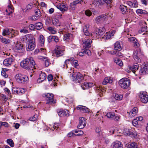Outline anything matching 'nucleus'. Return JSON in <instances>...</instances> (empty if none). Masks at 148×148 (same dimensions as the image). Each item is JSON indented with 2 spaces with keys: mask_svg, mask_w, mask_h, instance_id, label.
Returning <instances> with one entry per match:
<instances>
[{
  "mask_svg": "<svg viewBox=\"0 0 148 148\" xmlns=\"http://www.w3.org/2000/svg\"><path fill=\"white\" fill-rule=\"evenodd\" d=\"M83 47L84 49H82L77 56H90L91 51L88 49L91 47L92 41L90 39H87L83 40Z\"/></svg>",
  "mask_w": 148,
  "mask_h": 148,
  "instance_id": "nucleus-1",
  "label": "nucleus"
},
{
  "mask_svg": "<svg viewBox=\"0 0 148 148\" xmlns=\"http://www.w3.org/2000/svg\"><path fill=\"white\" fill-rule=\"evenodd\" d=\"M35 62L32 57H30L29 58H26L23 60L20 63V65L21 67L27 70H33L35 68Z\"/></svg>",
  "mask_w": 148,
  "mask_h": 148,
  "instance_id": "nucleus-2",
  "label": "nucleus"
},
{
  "mask_svg": "<svg viewBox=\"0 0 148 148\" xmlns=\"http://www.w3.org/2000/svg\"><path fill=\"white\" fill-rule=\"evenodd\" d=\"M70 77L71 79L76 83H80L84 79L83 75L80 73L78 72L74 74H71Z\"/></svg>",
  "mask_w": 148,
  "mask_h": 148,
  "instance_id": "nucleus-3",
  "label": "nucleus"
},
{
  "mask_svg": "<svg viewBox=\"0 0 148 148\" xmlns=\"http://www.w3.org/2000/svg\"><path fill=\"white\" fill-rule=\"evenodd\" d=\"M120 86L123 88H127L130 85V82L127 78H123L119 80Z\"/></svg>",
  "mask_w": 148,
  "mask_h": 148,
  "instance_id": "nucleus-4",
  "label": "nucleus"
},
{
  "mask_svg": "<svg viewBox=\"0 0 148 148\" xmlns=\"http://www.w3.org/2000/svg\"><path fill=\"white\" fill-rule=\"evenodd\" d=\"M15 78L16 81L19 83H22L28 80V78L27 76L21 73L16 75Z\"/></svg>",
  "mask_w": 148,
  "mask_h": 148,
  "instance_id": "nucleus-5",
  "label": "nucleus"
},
{
  "mask_svg": "<svg viewBox=\"0 0 148 148\" xmlns=\"http://www.w3.org/2000/svg\"><path fill=\"white\" fill-rule=\"evenodd\" d=\"M64 51L65 47L64 46L62 45H57L56 46V49L53 51V52L56 55L63 56L64 54Z\"/></svg>",
  "mask_w": 148,
  "mask_h": 148,
  "instance_id": "nucleus-6",
  "label": "nucleus"
},
{
  "mask_svg": "<svg viewBox=\"0 0 148 148\" xmlns=\"http://www.w3.org/2000/svg\"><path fill=\"white\" fill-rule=\"evenodd\" d=\"M105 29L104 27H101L99 28L96 29L95 32H93L91 34V36H93V37L95 36H96V38H99V36H101L105 33Z\"/></svg>",
  "mask_w": 148,
  "mask_h": 148,
  "instance_id": "nucleus-7",
  "label": "nucleus"
},
{
  "mask_svg": "<svg viewBox=\"0 0 148 148\" xmlns=\"http://www.w3.org/2000/svg\"><path fill=\"white\" fill-rule=\"evenodd\" d=\"M28 44L26 46V50L28 51H31L33 50L36 46L34 39L29 38L28 41Z\"/></svg>",
  "mask_w": 148,
  "mask_h": 148,
  "instance_id": "nucleus-8",
  "label": "nucleus"
},
{
  "mask_svg": "<svg viewBox=\"0 0 148 148\" xmlns=\"http://www.w3.org/2000/svg\"><path fill=\"white\" fill-rule=\"evenodd\" d=\"M10 30H11L10 31L7 28L3 29V31L2 35L4 36H6L10 34L12 35V38H13L17 35V33L13 29H12Z\"/></svg>",
  "mask_w": 148,
  "mask_h": 148,
  "instance_id": "nucleus-9",
  "label": "nucleus"
},
{
  "mask_svg": "<svg viewBox=\"0 0 148 148\" xmlns=\"http://www.w3.org/2000/svg\"><path fill=\"white\" fill-rule=\"evenodd\" d=\"M43 97H46V100L47 101V103L52 104L56 103V102L53 100V95L51 93H47L43 95Z\"/></svg>",
  "mask_w": 148,
  "mask_h": 148,
  "instance_id": "nucleus-10",
  "label": "nucleus"
},
{
  "mask_svg": "<svg viewBox=\"0 0 148 148\" xmlns=\"http://www.w3.org/2000/svg\"><path fill=\"white\" fill-rule=\"evenodd\" d=\"M146 92H140L139 97L141 101L144 103H146L148 101V95Z\"/></svg>",
  "mask_w": 148,
  "mask_h": 148,
  "instance_id": "nucleus-11",
  "label": "nucleus"
},
{
  "mask_svg": "<svg viewBox=\"0 0 148 148\" xmlns=\"http://www.w3.org/2000/svg\"><path fill=\"white\" fill-rule=\"evenodd\" d=\"M15 51L18 53H23L25 51L23 45L20 42H17L14 48Z\"/></svg>",
  "mask_w": 148,
  "mask_h": 148,
  "instance_id": "nucleus-12",
  "label": "nucleus"
},
{
  "mask_svg": "<svg viewBox=\"0 0 148 148\" xmlns=\"http://www.w3.org/2000/svg\"><path fill=\"white\" fill-rule=\"evenodd\" d=\"M79 120V123L77 127L79 129H82L86 126V121L85 118L84 117H80Z\"/></svg>",
  "mask_w": 148,
  "mask_h": 148,
  "instance_id": "nucleus-13",
  "label": "nucleus"
},
{
  "mask_svg": "<svg viewBox=\"0 0 148 148\" xmlns=\"http://www.w3.org/2000/svg\"><path fill=\"white\" fill-rule=\"evenodd\" d=\"M107 16L106 15L103 14L97 16L95 19L97 23L103 22L107 20Z\"/></svg>",
  "mask_w": 148,
  "mask_h": 148,
  "instance_id": "nucleus-14",
  "label": "nucleus"
},
{
  "mask_svg": "<svg viewBox=\"0 0 148 148\" xmlns=\"http://www.w3.org/2000/svg\"><path fill=\"white\" fill-rule=\"evenodd\" d=\"M120 9L122 14H127L128 12H130L133 11V10L127 8V7L124 5H120Z\"/></svg>",
  "mask_w": 148,
  "mask_h": 148,
  "instance_id": "nucleus-15",
  "label": "nucleus"
},
{
  "mask_svg": "<svg viewBox=\"0 0 148 148\" xmlns=\"http://www.w3.org/2000/svg\"><path fill=\"white\" fill-rule=\"evenodd\" d=\"M56 7L62 12H64L68 10V8L64 3H59L56 6Z\"/></svg>",
  "mask_w": 148,
  "mask_h": 148,
  "instance_id": "nucleus-16",
  "label": "nucleus"
},
{
  "mask_svg": "<svg viewBox=\"0 0 148 148\" xmlns=\"http://www.w3.org/2000/svg\"><path fill=\"white\" fill-rule=\"evenodd\" d=\"M139 73L141 75L148 73V62L145 64L143 67L141 68Z\"/></svg>",
  "mask_w": 148,
  "mask_h": 148,
  "instance_id": "nucleus-17",
  "label": "nucleus"
},
{
  "mask_svg": "<svg viewBox=\"0 0 148 148\" xmlns=\"http://www.w3.org/2000/svg\"><path fill=\"white\" fill-rule=\"evenodd\" d=\"M14 59L12 58H9L5 59L3 62V64L6 66H9L12 62L14 61Z\"/></svg>",
  "mask_w": 148,
  "mask_h": 148,
  "instance_id": "nucleus-18",
  "label": "nucleus"
},
{
  "mask_svg": "<svg viewBox=\"0 0 148 148\" xmlns=\"http://www.w3.org/2000/svg\"><path fill=\"white\" fill-rule=\"evenodd\" d=\"M77 110H80L82 112L88 113L89 112V109L86 106L82 105H79L77 106Z\"/></svg>",
  "mask_w": 148,
  "mask_h": 148,
  "instance_id": "nucleus-19",
  "label": "nucleus"
},
{
  "mask_svg": "<svg viewBox=\"0 0 148 148\" xmlns=\"http://www.w3.org/2000/svg\"><path fill=\"white\" fill-rule=\"evenodd\" d=\"M111 147V148H123V145L121 142L116 141L112 143Z\"/></svg>",
  "mask_w": 148,
  "mask_h": 148,
  "instance_id": "nucleus-20",
  "label": "nucleus"
},
{
  "mask_svg": "<svg viewBox=\"0 0 148 148\" xmlns=\"http://www.w3.org/2000/svg\"><path fill=\"white\" fill-rule=\"evenodd\" d=\"M129 41L134 44V47L138 48L139 46V44L138 42V40L135 37H132L129 38Z\"/></svg>",
  "mask_w": 148,
  "mask_h": 148,
  "instance_id": "nucleus-21",
  "label": "nucleus"
},
{
  "mask_svg": "<svg viewBox=\"0 0 148 148\" xmlns=\"http://www.w3.org/2000/svg\"><path fill=\"white\" fill-rule=\"evenodd\" d=\"M99 5H102L106 3L107 5L110 7H111V4L112 0H98Z\"/></svg>",
  "mask_w": 148,
  "mask_h": 148,
  "instance_id": "nucleus-22",
  "label": "nucleus"
},
{
  "mask_svg": "<svg viewBox=\"0 0 148 148\" xmlns=\"http://www.w3.org/2000/svg\"><path fill=\"white\" fill-rule=\"evenodd\" d=\"M89 27V25L88 24H86L82 27V29L84 34L86 36H89L91 35L90 34L88 31V30Z\"/></svg>",
  "mask_w": 148,
  "mask_h": 148,
  "instance_id": "nucleus-23",
  "label": "nucleus"
},
{
  "mask_svg": "<svg viewBox=\"0 0 148 148\" xmlns=\"http://www.w3.org/2000/svg\"><path fill=\"white\" fill-rule=\"evenodd\" d=\"M138 112V109L134 107L129 112V116L130 118H132L136 115Z\"/></svg>",
  "mask_w": 148,
  "mask_h": 148,
  "instance_id": "nucleus-24",
  "label": "nucleus"
},
{
  "mask_svg": "<svg viewBox=\"0 0 148 148\" xmlns=\"http://www.w3.org/2000/svg\"><path fill=\"white\" fill-rule=\"evenodd\" d=\"M114 50L116 51H121L123 47L122 45L118 41L114 44Z\"/></svg>",
  "mask_w": 148,
  "mask_h": 148,
  "instance_id": "nucleus-25",
  "label": "nucleus"
},
{
  "mask_svg": "<svg viewBox=\"0 0 148 148\" xmlns=\"http://www.w3.org/2000/svg\"><path fill=\"white\" fill-rule=\"evenodd\" d=\"M58 115L61 117L64 116H69L68 111L67 110H60L58 112Z\"/></svg>",
  "mask_w": 148,
  "mask_h": 148,
  "instance_id": "nucleus-26",
  "label": "nucleus"
},
{
  "mask_svg": "<svg viewBox=\"0 0 148 148\" xmlns=\"http://www.w3.org/2000/svg\"><path fill=\"white\" fill-rule=\"evenodd\" d=\"M139 67V64L138 63H136L134 64L132 66L129 67V68L133 73H135L136 71L138 70Z\"/></svg>",
  "mask_w": 148,
  "mask_h": 148,
  "instance_id": "nucleus-27",
  "label": "nucleus"
},
{
  "mask_svg": "<svg viewBox=\"0 0 148 148\" xmlns=\"http://www.w3.org/2000/svg\"><path fill=\"white\" fill-rule=\"evenodd\" d=\"M38 58L40 59H41L45 63V65L47 67L49 64V62L48 60V58L46 57H43V56H39Z\"/></svg>",
  "mask_w": 148,
  "mask_h": 148,
  "instance_id": "nucleus-28",
  "label": "nucleus"
},
{
  "mask_svg": "<svg viewBox=\"0 0 148 148\" xmlns=\"http://www.w3.org/2000/svg\"><path fill=\"white\" fill-rule=\"evenodd\" d=\"M53 25L57 27H59L61 25V23L58 19L53 18L52 21Z\"/></svg>",
  "mask_w": 148,
  "mask_h": 148,
  "instance_id": "nucleus-29",
  "label": "nucleus"
},
{
  "mask_svg": "<svg viewBox=\"0 0 148 148\" xmlns=\"http://www.w3.org/2000/svg\"><path fill=\"white\" fill-rule=\"evenodd\" d=\"M34 53L35 55L37 54L38 53H42L44 55H46V49L44 48H41L40 49H36L34 51Z\"/></svg>",
  "mask_w": 148,
  "mask_h": 148,
  "instance_id": "nucleus-30",
  "label": "nucleus"
},
{
  "mask_svg": "<svg viewBox=\"0 0 148 148\" xmlns=\"http://www.w3.org/2000/svg\"><path fill=\"white\" fill-rule=\"evenodd\" d=\"M136 13L138 14H147L148 12L145 10L141 9H138L136 10Z\"/></svg>",
  "mask_w": 148,
  "mask_h": 148,
  "instance_id": "nucleus-31",
  "label": "nucleus"
},
{
  "mask_svg": "<svg viewBox=\"0 0 148 148\" xmlns=\"http://www.w3.org/2000/svg\"><path fill=\"white\" fill-rule=\"evenodd\" d=\"M112 82V79L110 77H106L104 79L102 84L103 85H106L108 83H111Z\"/></svg>",
  "mask_w": 148,
  "mask_h": 148,
  "instance_id": "nucleus-32",
  "label": "nucleus"
},
{
  "mask_svg": "<svg viewBox=\"0 0 148 148\" xmlns=\"http://www.w3.org/2000/svg\"><path fill=\"white\" fill-rule=\"evenodd\" d=\"M39 42L41 47L44 46L45 37L42 35L40 36Z\"/></svg>",
  "mask_w": 148,
  "mask_h": 148,
  "instance_id": "nucleus-33",
  "label": "nucleus"
},
{
  "mask_svg": "<svg viewBox=\"0 0 148 148\" xmlns=\"http://www.w3.org/2000/svg\"><path fill=\"white\" fill-rule=\"evenodd\" d=\"M96 91L98 92H99L100 94V96H101L103 95L102 94L101 92H104L105 91V89L104 88H103L102 87L99 86V87H97L96 88Z\"/></svg>",
  "mask_w": 148,
  "mask_h": 148,
  "instance_id": "nucleus-34",
  "label": "nucleus"
},
{
  "mask_svg": "<svg viewBox=\"0 0 148 148\" xmlns=\"http://www.w3.org/2000/svg\"><path fill=\"white\" fill-rule=\"evenodd\" d=\"M127 148H138V145L137 143L133 142L128 145Z\"/></svg>",
  "mask_w": 148,
  "mask_h": 148,
  "instance_id": "nucleus-35",
  "label": "nucleus"
},
{
  "mask_svg": "<svg viewBox=\"0 0 148 148\" xmlns=\"http://www.w3.org/2000/svg\"><path fill=\"white\" fill-rule=\"evenodd\" d=\"M46 78V75L45 73H41L40 74V77L38 80L40 79L41 82L45 80Z\"/></svg>",
  "mask_w": 148,
  "mask_h": 148,
  "instance_id": "nucleus-36",
  "label": "nucleus"
},
{
  "mask_svg": "<svg viewBox=\"0 0 148 148\" xmlns=\"http://www.w3.org/2000/svg\"><path fill=\"white\" fill-rule=\"evenodd\" d=\"M18 92L17 94L21 95L24 94L26 91V89L24 88H19L18 89Z\"/></svg>",
  "mask_w": 148,
  "mask_h": 148,
  "instance_id": "nucleus-37",
  "label": "nucleus"
},
{
  "mask_svg": "<svg viewBox=\"0 0 148 148\" xmlns=\"http://www.w3.org/2000/svg\"><path fill=\"white\" fill-rule=\"evenodd\" d=\"M35 29L37 30H40L42 27V23L41 22H38L35 24Z\"/></svg>",
  "mask_w": 148,
  "mask_h": 148,
  "instance_id": "nucleus-38",
  "label": "nucleus"
},
{
  "mask_svg": "<svg viewBox=\"0 0 148 148\" xmlns=\"http://www.w3.org/2000/svg\"><path fill=\"white\" fill-rule=\"evenodd\" d=\"M113 96L114 99L118 101L121 100L123 98V96L121 95L115 94V95H114Z\"/></svg>",
  "mask_w": 148,
  "mask_h": 148,
  "instance_id": "nucleus-39",
  "label": "nucleus"
},
{
  "mask_svg": "<svg viewBox=\"0 0 148 148\" xmlns=\"http://www.w3.org/2000/svg\"><path fill=\"white\" fill-rule=\"evenodd\" d=\"M114 61L116 64L120 66L123 65V63L121 60L118 58H115L114 60Z\"/></svg>",
  "mask_w": 148,
  "mask_h": 148,
  "instance_id": "nucleus-40",
  "label": "nucleus"
},
{
  "mask_svg": "<svg viewBox=\"0 0 148 148\" xmlns=\"http://www.w3.org/2000/svg\"><path fill=\"white\" fill-rule=\"evenodd\" d=\"M147 26L144 27H142L140 31H139V32L140 33H142L143 32H145V33L143 34L144 35V34H148V31L147 30Z\"/></svg>",
  "mask_w": 148,
  "mask_h": 148,
  "instance_id": "nucleus-41",
  "label": "nucleus"
},
{
  "mask_svg": "<svg viewBox=\"0 0 148 148\" xmlns=\"http://www.w3.org/2000/svg\"><path fill=\"white\" fill-rule=\"evenodd\" d=\"M59 124L58 123H55L54 125H53V126L51 127V126H50L49 127V128L52 131L57 130L59 127Z\"/></svg>",
  "mask_w": 148,
  "mask_h": 148,
  "instance_id": "nucleus-42",
  "label": "nucleus"
},
{
  "mask_svg": "<svg viewBox=\"0 0 148 148\" xmlns=\"http://www.w3.org/2000/svg\"><path fill=\"white\" fill-rule=\"evenodd\" d=\"M114 114H115L114 113L109 112L107 113L106 116L108 118L113 119V118H114Z\"/></svg>",
  "mask_w": 148,
  "mask_h": 148,
  "instance_id": "nucleus-43",
  "label": "nucleus"
},
{
  "mask_svg": "<svg viewBox=\"0 0 148 148\" xmlns=\"http://www.w3.org/2000/svg\"><path fill=\"white\" fill-rule=\"evenodd\" d=\"M47 29L52 34H56V31L55 29V28L53 27H47Z\"/></svg>",
  "mask_w": 148,
  "mask_h": 148,
  "instance_id": "nucleus-44",
  "label": "nucleus"
},
{
  "mask_svg": "<svg viewBox=\"0 0 148 148\" xmlns=\"http://www.w3.org/2000/svg\"><path fill=\"white\" fill-rule=\"evenodd\" d=\"M10 12H8V11L7 10H6V12H8V14L9 15L10 14L12 13L14 11V8L13 6L8 5V6Z\"/></svg>",
  "mask_w": 148,
  "mask_h": 148,
  "instance_id": "nucleus-45",
  "label": "nucleus"
},
{
  "mask_svg": "<svg viewBox=\"0 0 148 148\" xmlns=\"http://www.w3.org/2000/svg\"><path fill=\"white\" fill-rule=\"evenodd\" d=\"M134 56H143L144 54L143 52H141V50H139L138 51H135L134 52Z\"/></svg>",
  "mask_w": 148,
  "mask_h": 148,
  "instance_id": "nucleus-46",
  "label": "nucleus"
},
{
  "mask_svg": "<svg viewBox=\"0 0 148 148\" xmlns=\"http://www.w3.org/2000/svg\"><path fill=\"white\" fill-rule=\"evenodd\" d=\"M7 142L11 147H13L14 146V144L12 139H8L7 140Z\"/></svg>",
  "mask_w": 148,
  "mask_h": 148,
  "instance_id": "nucleus-47",
  "label": "nucleus"
},
{
  "mask_svg": "<svg viewBox=\"0 0 148 148\" xmlns=\"http://www.w3.org/2000/svg\"><path fill=\"white\" fill-rule=\"evenodd\" d=\"M88 83L86 82H84L81 86L83 89L85 90L88 88Z\"/></svg>",
  "mask_w": 148,
  "mask_h": 148,
  "instance_id": "nucleus-48",
  "label": "nucleus"
},
{
  "mask_svg": "<svg viewBox=\"0 0 148 148\" xmlns=\"http://www.w3.org/2000/svg\"><path fill=\"white\" fill-rule=\"evenodd\" d=\"M40 15L38 14H36L34 16H32L31 19L32 20L36 21L38 19L39 17L40 16Z\"/></svg>",
  "mask_w": 148,
  "mask_h": 148,
  "instance_id": "nucleus-49",
  "label": "nucleus"
},
{
  "mask_svg": "<svg viewBox=\"0 0 148 148\" xmlns=\"http://www.w3.org/2000/svg\"><path fill=\"white\" fill-rule=\"evenodd\" d=\"M0 97L4 102H6L7 100L8 99L5 95L2 94L0 95Z\"/></svg>",
  "mask_w": 148,
  "mask_h": 148,
  "instance_id": "nucleus-50",
  "label": "nucleus"
},
{
  "mask_svg": "<svg viewBox=\"0 0 148 148\" xmlns=\"http://www.w3.org/2000/svg\"><path fill=\"white\" fill-rule=\"evenodd\" d=\"M82 1V0H77L75 1L73 3H71V5L73 6H75L77 4L81 3Z\"/></svg>",
  "mask_w": 148,
  "mask_h": 148,
  "instance_id": "nucleus-51",
  "label": "nucleus"
},
{
  "mask_svg": "<svg viewBox=\"0 0 148 148\" xmlns=\"http://www.w3.org/2000/svg\"><path fill=\"white\" fill-rule=\"evenodd\" d=\"M92 6L96 7L99 6L98 0H95L93 1L92 3Z\"/></svg>",
  "mask_w": 148,
  "mask_h": 148,
  "instance_id": "nucleus-52",
  "label": "nucleus"
},
{
  "mask_svg": "<svg viewBox=\"0 0 148 148\" xmlns=\"http://www.w3.org/2000/svg\"><path fill=\"white\" fill-rule=\"evenodd\" d=\"M133 58L135 62L137 63H139L140 62L141 60L139 56H134Z\"/></svg>",
  "mask_w": 148,
  "mask_h": 148,
  "instance_id": "nucleus-53",
  "label": "nucleus"
},
{
  "mask_svg": "<svg viewBox=\"0 0 148 148\" xmlns=\"http://www.w3.org/2000/svg\"><path fill=\"white\" fill-rule=\"evenodd\" d=\"M138 123L137 119H134L132 121V124L135 126H137L138 124Z\"/></svg>",
  "mask_w": 148,
  "mask_h": 148,
  "instance_id": "nucleus-54",
  "label": "nucleus"
},
{
  "mask_svg": "<svg viewBox=\"0 0 148 148\" xmlns=\"http://www.w3.org/2000/svg\"><path fill=\"white\" fill-rule=\"evenodd\" d=\"M75 133H77V136H80L83 135V132L80 130H75Z\"/></svg>",
  "mask_w": 148,
  "mask_h": 148,
  "instance_id": "nucleus-55",
  "label": "nucleus"
},
{
  "mask_svg": "<svg viewBox=\"0 0 148 148\" xmlns=\"http://www.w3.org/2000/svg\"><path fill=\"white\" fill-rule=\"evenodd\" d=\"M120 116L119 115L117 114H114V118H113V119L115 121H118L119 120L120 118Z\"/></svg>",
  "mask_w": 148,
  "mask_h": 148,
  "instance_id": "nucleus-56",
  "label": "nucleus"
},
{
  "mask_svg": "<svg viewBox=\"0 0 148 148\" xmlns=\"http://www.w3.org/2000/svg\"><path fill=\"white\" fill-rule=\"evenodd\" d=\"M54 36L51 35L49 36L47 38L48 41L50 43L52 41H53Z\"/></svg>",
  "mask_w": 148,
  "mask_h": 148,
  "instance_id": "nucleus-57",
  "label": "nucleus"
},
{
  "mask_svg": "<svg viewBox=\"0 0 148 148\" xmlns=\"http://www.w3.org/2000/svg\"><path fill=\"white\" fill-rule=\"evenodd\" d=\"M18 88H16L15 87H13L12 89V91L13 93L17 94L18 92Z\"/></svg>",
  "mask_w": 148,
  "mask_h": 148,
  "instance_id": "nucleus-58",
  "label": "nucleus"
},
{
  "mask_svg": "<svg viewBox=\"0 0 148 148\" xmlns=\"http://www.w3.org/2000/svg\"><path fill=\"white\" fill-rule=\"evenodd\" d=\"M92 14V12L89 10H86L85 12V14L88 16H91Z\"/></svg>",
  "mask_w": 148,
  "mask_h": 148,
  "instance_id": "nucleus-59",
  "label": "nucleus"
},
{
  "mask_svg": "<svg viewBox=\"0 0 148 148\" xmlns=\"http://www.w3.org/2000/svg\"><path fill=\"white\" fill-rule=\"evenodd\" d=\"M1 124L2 126H3L4 127H8L9 124L8 123H7V122H2V121H1Z\"/></svg>",
  "mask_w": 148,
  "mask_h": 148,
  "instance_id": "nucleus-60",
  "label": "nucleus"
},
{
  "mask_svg": "<svg viewBox=\"0 0 148 148\" xmlns=\"http://www.w3.org/2000/svg\"><path fill=\"white\" fill-rule=\"evenodd\" d=\"M1 41L2 42L4 43L5 44H7L9 43L8 40H7L6 39L4 38H3L2 39H1Z\"/></svg>",
  "mask_w": 148,
  "mask_h": 148,
  "instance_id": "nucleus-61",
  "label": "nucleus"
},
{
  "mask_svg": "<svg viewBox=\"0 0 148 148\" xmlns=\"http://www.w3.org/2000/svg\"><path fill=\"white\" fill-rule=\"evenodd\" d=\"M29 28L31 30H34L35 28V25L33 24H30L29 26Z\"/></svg>",
  "mask_w": 148,
  "mask_h": 148,
  "instance_id": "nucleus-62",
  "label": "nucleus"
},
{
  "mask_svg": "<svg viewBox=\"0 0 148 148\" xmlns=\"http://www.w3.org/2000/svg\"><path fill=\"white\" fill-rule=\"evenodd\" d=\"M53 41H54L56 43L58 42L59 41V39L56 36H54Z\"/></svg>",
  "mask_w": 148,
  "mask_h": 148,
  "instance_id": "nucleus-63",
  "label": "nucleus"
},
{
  "mask_svg": "<svg viewBox=\"0 0 148 148\" xmlns=\"http://www.w3.org/2000/svg\"><path fill=\"white\" fill-rule=\"evenodd\" d=\"M148 0H140L141 3L145 5H147Z\"/></svg>",
  "mask_w": 148,
  "mask_h": 148,
  "instance_id": "nucleus-64",
  "label": "nucleus"
}]
</instances>
